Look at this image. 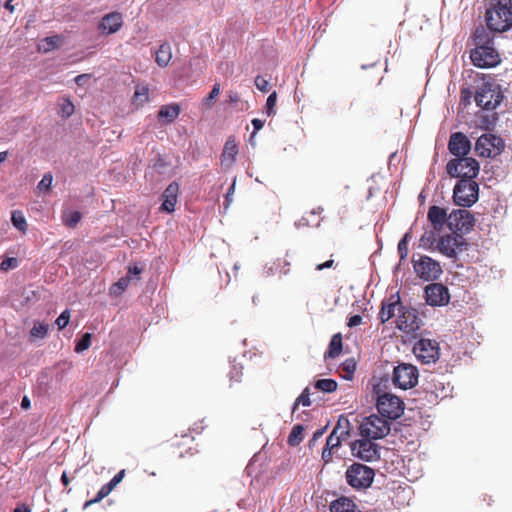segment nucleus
Returning <instances> with one entry per match:
<instances>
[{
	"instance_id": "obj_38",
	"label": "nucleus",
	"mask_w": 512,
	"mask_h": 512,
	"mask_svg": "<svg viewBox=\"0 0 512 512\" xmlns=\"http://www.w3.org/2000/svg\"><path fill=\"white\" fill-rule=\"evenodd\" d=\"M342 371L345 373L343 378L351 380L356 370V362L353 359H347L341 366Z\"/></svg>"
},
{
	"instance_id": "obj_64",
	"label": "nucleus",
	"mask_w": 512,
	"mask_h": 512,
	"mask_svg": "<svg viewBox=\"0 0 512 512\" xmlns=\"http://www.w3.org/2000/svg\"><path fill=\"white\" fill-rule=\"evenodd\" d=\"M30 406H31V403H30L29 398L27 396H24L21 401V407L26 410V409L30 408Z\"/></svg>"
},
{
	"instance_id": "obj_63",
	"label": "nucleus",
	"mask_w": 512,
	"mask_h": 512,
	"mask_svg": "<svg viewBox=\"0 0 512 512\" xmlns=\"http://www.w3.org/2000/svg\"><path fill=\"white\" fill-rule=\"evenodd\" d=\"M240 100L239 94L235 91H229L228 93V102L231 104H235Z\"/></svg>"
},
{
	"instance_id": "obj_26",
	"label": "nucleus",
	"mask_w": 512,
	"mask_h": 512,
	"mask_svg": "<svg viewBox=\"0 0 512 512\" xmlns=\"http://www.w3.org/2000/svg\"><path fill=\"white\" fill-rule=\"evenodd\" d=\"M172 58L171 46L169 43L160 45L156 52L155 61L160 67H166Z\"/></svg>"
},
{
	"instance_id": "obj_35",
	"label": "nucleus",
	"mask_w": 512,
	"mask_h": 512,
	"mask_svg": "<svg viewBox=\"0 0 512 512\" xmlns=\"http://www.w3.org/2000/svg\"><path fill=\"white\" fill-rule=\"evenodd\" d=\"M48 329V324L43 322H36L30 330V335L33 338L43 339L47 335Z\"/></svg>"
},
{
	"instance_id": "obj_50",
	"label": "nucleus",
	"mask_w": 512,
	"mask_h": 512,
	"mask_svg": "<svg viewBox=\"0 0 512 512\" xmlns=\"http://www.w3.org/2000/svg\"><path fill=\"white\" fill-rule=\"evenodd\" d=\"M235 185H236V178H234L233 182H232V185L230 186V188L228 189L226 195H225V202H224V209L227 210L230 206V204L232 203L233 201V193L235 191Z\"/></svg>"
},
{
	"instance_id": "obj_20",
	"label": "nucleus",
	"mask_w": 512,
	"mask_h": 512,
	"mask_svg": "<svg viewBox=\"0 0 512 512\" xmlns=\"http://www.w3.org/2000/svg\"><path fill=\"white\" fill-rule=\"evenodd\" d=\"M179 192V186L176 182H172L167 186L162 194V205L160 207L161 211L171 213L175 210V205L177 203Z\"/></svg>"
},
{
	"instance_id": "obj_7",
	"label": "nucleus",
	"mask_w": 512,
	"mask_h": 512,
	"mask_svg": "<svg viewBox=\"0 0 512 512\" xmlns=\"http://www.w3.org/2000/svg\"><path fill=\"white\" fill-rule=\"evenodd\" d=\"M414 272L424 281L437 280L442 274L440 263L426 255H419L418 259H412Z\"/></svg>"
},
{
	"instance_id": "obj_9",
	"label": "nucleus",
	"mask_w": 512,
	"mask_h": 512,
	"mask_svg": "<svg viewBox=\"0 0 512 512\" xmlns=\"http://www.w3.org/2000/svg\"><path fill=\"white\" fill-rule=\"evenodd\" d=\"M413 353L423 364L436 363L440 357V347L436 340L421 338L414 344Z\"/></svg>"
},
{
	"instance_id": "obj_33",
	"label": "nucleus",
	"mask_w": 512,
	"mask_h": 512,
	"mask_svg": "<svg viewBox=\"0 0 512 512\" xmlns=\"http://www.w3.org/2000/svg\"><path fill=\"white\" fill-rule=\"evenodd\" d=\"M82 215L79 211L67 210L63 212V223L68 227H75L81 220Z\"/></svg>"
},
{
	"instance_id": "obj_41",
	"label": "nucleus",
	"mask_w": 512,
	"mask_h": 512,
	"mask_svg": "<svg viewBox=\"0 0 512 512\" xmlns=\"http://www.w3.org/2000/svg\"><path fill=\"white\" fill-rule=\"evenodd\" d=\"M19 266V260L15 257H8L1 261L0 271L7 272L16 269Z\"/></svg>"
},
{
	"instance_id": "obj_39",
	"label": "nucleus",
	"mask_w": 512,
	"mask_h": 512,
	"mask_svg": "<svg viewBox=\"0 0 512 512\" xmlns=\"http://www.w3.org/2000/svg\"><path fill=\"white\" fill-rule=\"evenodd\" d=\"M91 345V334L90 333H84L81 338L76 342L75 345V352L76 353H82L83 351L87 350Z\"/></svg>"
},
{
	"instance_id": "obj_55",
	"label": "nucleus",
	"mask_w": 512,
	"mask_h": 512,
	"mask_svg": "<svg viewBox=\"0 0 512 512\" xmlns=\"http://www.w3.org/2000/svg\"><path fill=\"white\" fill-rule=\"evenodd\" d=\"M241 370H242L241 366L237 367L236 365H233V368L229 373L230 380L236 381V382L240 381V376L242 374Z\"/></svg>"
},
{
	"instance_id": "obj_4",
	"label": "nucleus",
	"mask_w": 512,
	"mask_h": 512,
	"mask_svg": "<svg viewBox=\"0 0 512 512\" xmlns=\"http://www.w3.org/2000/svg\"><path fill=\"white\" fill-rule=\"evenodd\" d=\"M390 432V422L375 414L366 417L360 425V435L373 440L382 439Z\"/></svg>"
},
{
	"instance_id": "obj_27",
	"label": "nucleus",
	"mask_w": 512,
	"mask_h": 512,
	"mask_svg": "<svg viewBox=\"0 0 512 512\" xmlns=\"http://www.w3.org/2000/svg\"><path fill=\"white\" fill-rule=\"evenodd\" d=\"M342 351V336L340 333L334 334L328 346V350L325 352V358H335Z\"/></svg>"
},
{
	"instance_id": "obj_2",
	"label": "nucleus",
	"mask_w": 512,
	"mask_h": 512,
	"mask_svg": "<svg viewBox=\"0 0 512 512\" xmlns=\"http://www.w3.org/2000/svg\"><path fill=\"white\" fill-rule=\"evenodd\" d=\"M451 177L473 180L479 173V163L471 157H460L450 160L446 166Z\"/></svg>"
},
{
	"instance_id": "obj_11",
	"label": "nucleus",
	"mask_w": 512,
	"mask_h": 512,
	"mask_svg": "<svg viewBox=\"0 0 512 512\" xmlns=\"http://www.w3.org/2000/svg\"><path fill=\"white\" fill-rule=\"evenodd\" d=\"M373 439L362 437L351 443L352 455L366 462L376 461L380 458V446Z\"/></svg>"
},
{
	"instance_id": "obj_30",
	"label": "nucleus",
	"mask_w": 512,
	"mask_h": 512,
	"mask_svg": "<svg viewBox=\"0 0 512 512\" xmlns=\"http://www.w3.org/2000/svg\"><path fill=\"white\" fill-rule=\"evenodd\" d=\"M149 101V89L147 86H136L133 103L136 106H143Z\"/></svg>"
},
{
	"instance_id": "obj_62",
	"label": "nucleus",
	"mask_w": 512,
	"mask_h": 512,
	"mask_svg": "<svg viewBox=\"0 0 512 512\" xmlns=\"http://www.w3.org/2000/svg\"><path fill=\"white\" fill-rule=\"evenodd\" d=\"M334 264V260L330 259V260H327L326 262L322 263V264H318L316 265L315 269L317 271H321V270H324V269H327V268H331Z\"/></svg>"
},
{
	"instance_id": "obj_51",
	"label": "nucleus",
	"mask_w": 512,
	"mask_h": 512,
	"mask_svg": "<svg viewBox=\"0 0 512 512\" xmlns=\"http://www.w3.org/2000/svg\"><path fill=\"white\" fill-rule=\"evenodd\" d=\"M124 475H125V470L124 469L120 470L116 475H114V477L108 483H106V485L111 490H113L122 481V479L124 478Z\"/></svg>"
},
{
	"instance_id": "obj_32",
	"label": "nucleus",
	"mask_w": 512,
	"mask_h": 512,
	"mask_svg": "<svg viewBox=\"0 0 512 512\" xmlns=\"http://www.w3.org/2000/svg\"><path fill=\"white\" fill-rule=\"evenodd\" d=\"M61 43V38L58 35L46 37L39 44V50L47 53L57 48Z\"/></svg>"
},
{
	"instance_id": "obj_14",
	"label": "nucleus",
	"mask_w": 512,
	"mask_h": 512,
	"mask_svg": "<svg viewBox=\"0 0 512 512\" xmlns=\"http://www.w3.org/2000/svg\"><path fill=\"white\" fill-rule=\"evenodd\" d=\"M470 58L472 63L480 68H490L500 63V56L493 45L475 47L470 53Z\"/></svg>"
},
{
	"instance_id": "obj_23",
	"label": "nucleus",
	"mask_w": 512,
	"mask_h": 512,
	"mask_svg": "<svg viewBox=\"0 0 512 512\" xmlns=\"http://www.w3.org/2000/svg\"><path fill=\"white\" fill-rule=\"evenodd\" d=\"M330 512H361L356 503L347 498L340 497L334 500L330 505Z\"/></svg>"
},
{
	"instance_id": "obj_44",
	"label": "nucleus",
	"mask_w": 512,
	"mask_h": 512,
	"mask_svg": "<svg viewBox=\"0 0 512 512\" xmlns=\"http://www.w3.org/2000/svg\"><path fill=\"white\" fill-rule=\"evenodd\" d=\"M276 102H277V93L274 91L268 96L267 101H266L265 108H266V113L268 116H272L275 114Z\"/></svg>"
},
{
	"instance_id": "obj_40",
	"label": "nucleus",
	"mask_w": 512,
	"mask_h": 512,
	"mask_svg": "<svg viewBox=\"0 0 512 512\" xmlns=\"http://www.w3.org/2000/svg\"><path fill=\"white\" fill-rule=\"evenodd\" d=\"M111 491L112 490L106 484L103 485L100 488V490L97 492L95 498L85 502L84 508H87V507H89L90 505H92L94 503L100 502L103 498L108 496L111 493Z\"/></svg>"
},
{
	"instance_id": "obj_59",
	"label": "nucleus",
	"mask_w": 512,
	"mask_h": 512,
	"mask_svg": "<svg viewBox=\"0 0 512 512\" xmlns=\"http://www.w3.org/2000/svg\"><path fill=\"white\" fill-rule=\"evenodd\" d=\"M362 322V317L360 315H353L348 319L347 325L349 327H355L360 325Z\"/></svg>"
},
{
	"instance_id": "obj_31",
	"label": "nucleus",
	"mask_w": 512,
	"mask_h": 512,
	"mask_svg": "<svg viewBox=\"0 0 512 512\" xmlns=\"http://www.w3.org/2000/svg\"><path fill=\"white\" fill-rule=\"evenodd\" d=\"M337 382L333 379H319L314 383V388L323 393H332L337 389Z\"/></svg>"
},
{
	"instance_id": "obj_21",
	"label": "nucleus",
	"mask_w": 512,
	"mask_h": 512,
	"mask_svg": "<svg viewBox=\"0 0 512 512\" xmlns=\"http://www.w3.org/2000/svg\"><path fill=\"white\" fill-rule=\"evenodd\" d=\"M400 305H402V303L398 294L392 295L388 300H384L379 312L381 323H385L394 317Z\"/></svg>"
},
{
	"instance_id": "obj_13",
	"label": "nucleus",
	"mask_w": 512,
	"mask_h": 512,
	"mask_svg": "<svg viewBox=\"0 0 512 512\" xmlns=\"http://www.w3.org/2000/svg\"><path fill=\"white\" fill-rule=\"evenodd\" d=\"M504 149L503 140L493 134H483L475 144V151L481 157H495Z\"/></svg>"
},
{
	"instance_id": "obj_25",
	"label": "nucleus",
	"mask_w": 512,
	"mask_h": 512,
	"mask_svg": "<svg viewBox=\"0 0 512 512\" xmlns=\"http://www.w3.org/2000/svg\"><path fill=\"white\" fill-rule=\"evenodd\" d=\"M238 154V147L234 139L229 138L225 145L222 152V163L225 165H231L235 159L236 155Z\"/></svg>"
},
{
	"instance_id": "obj_28",
	"label": "nucleus",
	"mask_w": 512,
	"mask_h": 512,
	"mask_svg": "<svg viewBox=\"0 0 512 512\" xmlns=\"http://www.w3.org/2000/svg\"><path fill=\"white\" fill-rule=\"evenodd\" d=\"M180 113V107L177 104H171V105H163L159 112L158 116L159 118L166 119L167 122H172L175 120Z\"/></svg>"
},
{
	"instance_id": "obj_12",
	"label": "nucleus",
	"mask_w": 512,
	"mask_h": 512,
	"mask_svg": "<svg viewBox=\"0 0 512 512\" xmlns=\"http://www.w3.org/2000/svg\"><path fill=\"white\" fill-rule=\"evenodd\" d=\"M474 216L466 209L453 210L447 219V226L453 233L465 234L474 226Z\"/></svg>"
},
{
	"instance_id": "obj_42",
	"label": "nucleus",
	"mask_w": 512,
	"mask_h": 512,
	"mask_svg": "<svg viewBox=\"0 0 512 512\" xmlns=\"http://www.w3.org/2000/svg\"><path fill=\"white\" fill-rule=\"evenodd\" d=\"M53 181V176L51 173H46L42 177L41 181L38 183L37 188L40 192H47L50 190Z\"/></svg>"
},
{
	"instance_id": "obj_48",
	"label": "nucleus",
	"mask_w": 512,
	"mask_h": 512,
	"mask_svg": "<svg viewBox=\"0 0 512 512\" xmlns=\"http://www.w3.org/2000/svg\"><path fill=\"white\" fill-rule=\"evenodd\" d=\"M69 319H70V313L68 310H64L59 316L58 318L56 319V325L58 326V328L60 330L64 329L68 323H69Z\"/></svg>"
},
{
	"instance_id": "obj_8",
	"label": "nucleus",
	"mask_w": 512,
	"mask_h": 512,
	"mask_svg": "<svg viewBox=\"0 0 512 512\" xmlns=\"http://www.w3.org/2000/svg\"><path fill=\"white\" fill-rule=\"evenodd\" d=\"M418 376V370L414 365L401 363L394 367L392 382L396 387L407 390L417 384Z\"/></svg>"
},
{
	"instance_id": "obj_52",
	"label": "nucleus",
	"mask_w": 512,
	"mask_h": 512,
	"mask_svg": "<svg viewBox=\"0 0 512 512\" xmlns=\"http://www.w3.org/2000/svg\"><path fill=\"white\" fill-rule=\"evenodd\" d=\"M255 86L257 87L258 90H260L261 92H268L269 90V83L268 81L263 78L262 76H257L255 78Z\"/></svg>"
},
{
	"instance_id": "obj_19",
	"label": "nucleus",
	"mask_w": 512,
	"mask_h": 512,
	"mask_svg": "<svg viewBox=\"0 0 512 512\" xmlns=\"http://www.w3.org/2000/svg\"><path fill=\"white\" fill-rule=\"evenodd\" d=\"M448 149L454 156L458 158L464 157L469 153L471 149V143L463 133L456 132L450 136Z\"/></svg>"
},
{
	"instance_id": "obj_34",
	"label": "nucleus",
	"mask_w": 512,
	"mask_h": 512,
	"mask_svg": "<svg viewBox=\"0 0 512 512\" xmlns=\"http://www.w3.org/2000/svg\"><path fill=\"white\" fill-rule=\"evenodd\" d=\"M11 222L19 231L25 232L27 230V222L22 211H13L11 215Z\"/></svg>"
},
{
	"instance_id": "obj_36",
	"label": "nucleus",
	"mask_w": 512,
	"mask_h": 512,
	"mask_svg": "<svg viewBox=\"0 0 512 512\" xmlns=\"http://www.w3.org/2000/svg\"><path fill=\"white\" fill-rule=\"evenodd\" d=\"M310 394H311L310 388L306 387L302 391V393L297 397V399L295 400L292 411L295 412L298 405H300V404L303 406L309 407L311 405Z\"/></svg>"
},
{
	"instance_id": "obj_3",
	"label": "nucleus",
	"mask_w": 512,
	"mask_h": 512,
	"mask_svg": "<svg viewBox=\"0 0 512 512\" xmlns=\"http://www.w3.org/2000/svg\"><path fill=\"white\" fill-rule=\"evenodd\" d=\"M479 186L474 180L460 179L453 190L454 203L461 207H471L478 200Z\"/></svg>"
},
{
	"instance_id": "obj_46",
	"label": "nucleus",
	"mask_w": 512,
	"mask_h": 512,
	"mask_svg": "<svg viewBox=\"0 0 512 512\" xmlns=\"http://www.w3.org/2000/svg\"><path fill=\"white\" fill-rule=\"evenodd\" d=\"M435 241L436 237L433 231H425L420 238V243L423 247H431Z\"/></svg>"
},
{
	"instance_id": "obj_60",
	"label": "nucleus",
	"mask_w": 512,
	"mask_h": 512,
	"mask_svg": "<svg viewBox=\"0 0 512 512\" xmlns=\"http://www.w3.org/2000/svg\"><path fill=\"white\" fill-rule=\"evenodd\" d=\"M252 125H253V128H254V131L252 133L251 136H254L259 130L262 129L263 125H264V121L260 120V119H253L251 121Z\"/></svg>"
},
{
	"instance_id": "obj_18",
	"label": "nucleus",
	"mask_w": 512,
	"mask_h": 512,
	"mask_svg": "<svg viewBox=\"0 0 512 512\" xmlns=\"http://www.w3.org/2000/svg\"><path fill=\"white\" fill-rule=\"evenodd\" d=\"M122 25V14L119 12H110L101 18L98 24V30L102 35H110L118 32Z\"/></svg>"
},
{
	"instance_id": "obj_1",
	"label": "nucleus",
	"mask_w": 512,
	"mask_h": 512,
	"mask_svg": "<svg viewBox=\"0 0 512 512\" xmlns=\"http://www.w3.org/2000/svg\"><path fill=\"white\" fill-rule=\"evenodd\" d=\"M347 483L354 489H367L371 486L375 472L372 468L361 463H353L345 473Z\"/></svg>"
},
{
	"instance_id": "obj_16",
	"label": "nucleus",
	"mask_w": 512,
	"mask_h": 512,
	"mask_svg": "<svg viewBox=\"0 0 512 512\" xmlns=\"http://www.w3.org/2000/svg\"><path fill=\"white\" fill-rule=\"evenodd\" d=\"M425 299L430 306H444L450 301L448 288L441 283H431L425 287Z\"/></svg>"
},
{
	"instance_id": "obj_10",
	"label": "nucleus",
	"mask_w": 512,
	"mask_h": 512,
	"mask_svg": "<svg viewBox=\"0 0 512 512\" xmlns=\"http://www.w3.org/2000/svg\"><path fill=\"white\" fill-rule=\"evenodd\" d=\"M397 328L405 333H414L420 329L422 319L415 308L400 305L398 308Z\"/></svg>"
},
{
	"instance_id": "obj_61",
	"label": "nucleus",
	"mask_w": 512,
	"mask_h": 512,
	"mask_svg": "<svg viewBox=\"0 0 512 512\" xmlns=\"http://www.w3.org/2000/svg\"><path fill=\"white\" fill-rule=\"evenodd\" d=\"M334 449H329L328 447H325L322 452V459L325 463H328L332 460V451Z\"/></svg>"
},
{
	"instance_id": "obj_49",
	"label": "nucleus",
	"mask_w": 512,
	"mask_h": 512,
	"mask_svg": "<svg viewBox=\"0 0 512 512\" xmlns=\"http://www.w3.org/2000/svg\"><path fill=\"white\" fill-rule=\"evenodd\" d=\"M74 112V105L71 101L65 100L61 105V114L63 117H69Z\"/></svg>"
},
{
	"instance_id": "obj_24",
	"label": "nucleus",
	"mask_w": 512,
	"mask_h": 512,
	"mask_svg": "<svg viewBox=\"0 0 512 512\" xmlns=\"http://www.w3.org/2000/svg\"><path fill=\"white\" fill-rule=\"evenodd\" d=\"M492 31L488 27L478 26L474 32V44L477 46H490L493 45Z\"/></svg>"
},
{
	"instance_id": "obj_22",
	"label": "nucleus",
	"mask_w": 512,
	"mask_h": 512,
	"mask_svg": "<svg viewBox=\"0 0 512 512\" xmlns=\"http://www.w3.org/2000/svg\"><path fill=\"white\" fill-rule=\"evenodd\" d=\"M448 215L445 209L438 206H431L428 210V220L431 222L435 230H441L443 225L447 223Z\"/></svg>"
},
{
	"instance_id": "obj_29",
	"label": "nucleus",
	"mask_w": 512,
	"mask_h": 512,
	"mask_svg": "<svg viewBox=\"0 0 512 512\" xmlns=\"http://www.w3.org/2000/svg\"><path fill=\"white\" fill-rule=\"evenodd\" d=\"M350 431V422L344 416H341L336 426L333 428L332 433L338 435L340 438L344 439L349 435Z\"/></svg>"
},
{
	"instance_id": "obj_47",
	"label": "nucleus",
	"mask_w": 512,
	"mask_h": 512,
	"mask_svg": "<svg viewBox=\"0 0 512 512\" xmlns=\"http://www.w3.org/2000/svg\"><path fill=\"white\" fill-rule=\"evenodd\" d=\"M343 439L334 433H330L326 440V447L329 449H336L340 446Z\"/></svg>"
},
{
	"instance_id": "obj_5",
	"label": "nucleus",
	"mask_w": 512,
	"mask_h": 512,
	"mask_svg": "<svg viewBox=\"0 0 512 512\" xmlns=\"http://www.w3.org/2000/svg\"><path fill=\"white\" fill-rule=\"evenodd\" d=\"M376 407L379 414L388 421L399 418L404 412V402L391 393L378 395Z\"/></svg>"
},
{
	"instance_id": "obj_54",
	"label": "nucleus",
	"mask_w": 512,
	"mask_h": 512,
	"mask_svg": "<svg viewBox=\"0 0 512 512\" xmlns=\"http://www.w3.org/2000/svg\"><path fill=\"white\" fill-rule=\"evenodd\" d=\"M129 282V277H122L114 284V288H117L120 292H122L128 287Z\"/></svg>"
},
{
	"instance_id": "obj_15",
	"label": "nucleus",
	"mask_w": 512,
	"mask_h": 512,
	"mask_svg": "<svg viewBox=\"0 0 512 512\" xmlns=\"http://www.w3.org/2000/svg\"><path fill=\"white\" fill-rule=\"evenodd\" d=\"M466 246L465 239L458 233L441 237L437 244L440 252L449 258H456L458 253L466 249Z\"/></svg>"
},
{
	"instance_id": "obj_37",
	"label": "nucleus",
	"mask_w": 512,
	"mask_h": 512,
	"mask_svg": "<svg viewBox=\"0 0 512 512\" xmlns=\"http://www.w3.org/2000/svg\"><path fill=\"white\" fill-rule=\"evenodd\" d=\"M303 439V427L296 425L293 427L288 437V443L292 446L299 444Z\"/></svg>"
},
{
	"instance_id": "obj_53",
	"label": "nucleus",
	"mask_w": 512,
	"mask_h": 512,
	"mask_svg": "<svg viewBox=\"0 0 512 512\" xmlns=\"http://www.w3.org/2000/svg\"><path fill=\"white\" fill-rule=\"evenodd\" d=\"M143 271V268L142 267H139L138 265H131L128 267V271H127V277H129V279H132L134 277H138Z\"/></svg>"
},
{
	"instance_id": "obj_17",
	"label": "nucleus",
	"mask_w": 512,
	"mask_h": 512,
	"mask_svg": "<svg viewBox=\"0 0 512 512\" xmlns=\"http://www.w3.org/2000/svg\"><path fill=\"white\" fill-rule=\"evenodd\" d=\"M501 100L502 96L500 92L487 85H483L475 94L477 106L485 110L495 109L500 104Z\"/></svg>"
},
{
	"instance_id": "obj_45",
	"label": "nucleus",
	"mask_w": 512,
	"mask_h": 512,
	"mask_svg": "<svg viewBox=\"0 0 512 512\" xmlns=\"http://www.w3.org/2000/svg\"><path fill=\"white\" fill-rule=\"evenodd\" d=\"M219 93H220V84L219 83H215L213 85L212 90L208 94V96L206 98H204V100H203L204 105L207 106V107H211L212 104H213V100L216 97H218Z\"/></svg>"
},
{
	"instance_id": "obj_56",
	"label": "nucleus",
	"mask_w": 512,
	"mask_h": 512,
	"mask_svg": "<svg viewBox=\"0 0 512 512\" xmlns=\"http://www.w3.org/2000/svg\"><path fill=\"white\" fill-rule=\"evenodd\" d=\"M491 4L501 8H508V10H512V0H491Z\"/></svg>"
},
{
	"instance_id": "obj_58",
	"label": "nucleus",
	"mask_w": 512,
	"mask_h": 512,
	"mask_svg": "<svg viewBox=\"0 0 512 512\" xmlns=\"http://www.w3.org/2000/svg\"><path fill=\"white\" fill-rule=\"evenodd\" d=\"M440 386H441L440 391L438 390L437 386H435V390H431V393L435 396V399H438V398L443 399L448 396V392L445 391V387L443 386L442 383H440Z\"/></svg>"
},
{
	"instance_id": "obj_57",
	"label": "nucleus",
	"mask_w": 512,
	"mask_h": 512,
	"mask_svg": "<svg viewBox=\"0 0 512 512\" xmlns=\"http://www.w3.org/2000/svg\"><path fill=\"white\" fill-rule=\"evenodd\" d=\"M311 225L312 224L310 223L309 219L307 217H305V216H303L302 218H300L298 221L295 222V226L297 228H302V227L311 226ZM313 225L318 227L320 225V221H317Z\"/></svg>"
},
{
	"instance_id": "obj_43",
	"label": "nucleus",
	"mask_w": 512,
	"mask_h": 512,
	"mask_svg": "<svg viewBox=\"0 0 512 512\" xmlns=\"http://www.w3.org/2000/svg\"><path fill=\"white\" fill-rule=\"evenodd\" d=\"M408 238L409 234L406 233L404 237L399 241L397 250L401 260H404L408 255Z\"/></svg>"
},
{
	"instance_id": "obj_6",
	"label": "nucleus",
	"mask_w": 512,
	"mask_h": 512,
	"mask_svg": "<svg viewBox=\"0 0 512 512\" xmlns=\"http://www.w3.org/2000/svg\"><path fill=\"white\" fill-rule=\"evenodd\" d=\"M487 26L495 32H504L512 27V10L491 4L485 15Z\"/></svg>"
}]
</instances>
